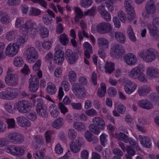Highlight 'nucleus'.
I'll return each mask as SVG.
<instances>
[{"label":"nucleus","mask_w":159,"mask_h":159,"mask_svg":"<svg viewBox=\"0 0 159 159\" xmlns=\"http://www.w3.org/2000/svg\"><path fill=\"white\" fill-rule=\"evenodd\" d=\"M104 68L106 72L111 74L115 69L114 64L111 62H107L106 63Z\"/></svg>","instance_id":"37998d69"},{"label":"nucleus","mask_w":159,"mask_h":159,"mask_svg":"<svg viewBox=\"0 0 159 159\" xmlns=\"http://www.w3.org/2000/svg\"><path fill=\"white\" fill-rule=\"evenodd\" d=\"M123 85L125 92L129 94L133 93L136 88V86L134 83L128 80L125 81Z\"/></svg>","instance_id":"aec40b11"},{"label":"nucleus","mask_w":159,"mask_h":159,"mask_svg":"<svg viewBox=\"0 0 159 159\" xmlns=\"http://www.w3.org/2000/svg\"><path fill=\"white\" fill-rule=\"evenodd\" d=\"M144 67L142 65H139L132 69L128 73V75L131 78L145 82L147 81V78L144 74Z\"/></svg>","instance_id":"39448f33"},{"label":"nucleus","mask_w":159,"mask_h":159,"mask_svg":"<svg viewBox=\"0 0 159 159\" xmlns=\"http://www.w3.org/2000/svg\"><path fill=\"white\" fill-rule=\"evenodd\" d=\"M122 0H105V3L106 5L108 11L110 12H112L114 10L113 5L114 2H116V1H121Z\"/></svg>","instance_id":"ea45409f"},{"label":"nucleus","mask_w":159,"mask_h":159,"mask_svg":"<svg viewBox=\"0 0 159 159\" xmlns=\"http://www.w3.org/2000/svg\"><path fill=\"white\" fill-rule=\"evenodd\" d=\"M22 74L25 75H28L30 73V70L27 65L25 64L22 69L21 70Z\"/></svg>","instance_id":"338daca9"},{"label":"nucleus","mask_w":159,"mask_h":159,"mask_svg":"<svg viewBox=\"0 0 159 159\" xmlns=\"http://www.w3.org/2000/svg\"><path fill=\"white\" fill-rule=\"evenodd\" d=\"M125 52L123 48L120 45H113L110 49L109 54L113 57H118L121 56Z\"/></svg>","instance_id":"ddd939ff"},{"label":"nucleus","mask_w":159,"mask_h":159,"mask_svg":"<svg viewBox=\"0 0 159 159\" xmlns=\"http://www.w3.org/2000/svg\"><path fill=\"white\" fill-rule=\"evenodd\" d=\"M53 43L52 39H49L44 40L43 42L39 41H37L36 42V47L39 50L41 51L43 50V48L46 50L50 49Z\"/></svg>","instance_id":"9b49d317"},{"label":"nucleus","mask_w":159,"mask_h":159,"mask_svg":"<svg viewBox=\"0 0 159 159\" xmlns=\"http://www.w3.org/2000/svg\"><path fill=\"white\" fill-rule=\"evenodd\" d=\"M146 75L149 78H155L159 77V70L155 67L149 66L145 70Z\"/></svg>","instance_id":"f3484780"},{"label":"nucleus","mask_w":159,"mask_h":159,"mask_svg":"<svg viewBox=\"0 0 159 159\" xmlns=\"http://www.w3.org/2000/svg\"><path fill=\"white\" fill-rule=\"evenodd\" d=\"M16 110L21 113L27 112L30 108V106L28 102L25 100L19 101L15 103Z\"/></svg>","instance_id":"f8f14e48"},{"label":"nucleus","mask_w":159,"mask_h":159,"mask_svg":"<svg viewBox=\"0 0 159 159\" xmlns=\"http://www.w3.org/2000/svg\"><path fill=\"white\" fill-rule=\"evenodd\" d=\"M24 55L26 61L30 63H33L39 57L38 52L34 48L29 47L24 52Z\"/></svg>","instance_id":"0eeeda50"},{"label":"nucleus","mask_w":159,"mask_h":159,"mask_svg":"<svg viewBox=\"0 0 159 159\" xmlns=\"http://www.w3.org/2000/svg\"><path fill=\"white\" fill-rule=\"evenodd\" d=\"M106 92V85L105 83H102L100 84V88H99L98 91V95L100 97H104Z\"/></svg>","instance_id":"79ce46f5"},{"label":"nucleus","mask_w":159,"mask_h":159,"mask_svg":"<svg viewBox=\"0 0 159 159\" xmlns=\"http://www.w3.org/2000/svg\"><path fill=\"white\" fill-rule=\"evenodd\" d=\"M49 111L51 116L54 117H57L60 113L57 106L54 103L50 105Z\"/></svg>","instance_id":"473e14b6"},{"label":"nucleus","mask_w":159,"mask_h":159,"mask_svg":"<svg viewBox=\"0 0 159 159\" xmlns=\"http://www.w3.org/2000/svg\"><path fill=\"white\" fill-rule=\"evenodd\" d=\"M42 63V61L40 59H39L37 60L36 62L34 64L32 67L33 70L35 71H38L39 70L41 64Z\"/></svg>","instance_id":"69168bd1"},{"label":"nucleus","mask_w":159,"mask_h":159,"mask_svg":"<svg viewBox=\"0 0 159 159\" xmlns=\"http://www.w3.org/2000/svg\"><path fill=\"white\" fill-rule=\"evenodd\" d=\"M40 36L43 38L48 37L49 35V31L47 28L43 27L42 28L39 32Z\"/></svg>","instance_id":"8fccbe9b"},{"label":"nucleus","mask_w":159,"mask_h":159,"mask_svg":"<svg viewBox=\"0 0 159 159\" xmlns=\"http://www.w3.org/2000/svg\"><path fill=\"white\" fill-rule=\"evenodd\" d=\"M53 57L54 62L55 63L59 65L63 64L65 59V54L60 45L58 44L56 46L54 49L53 55L52 53H48L46 56L45 59L47 61H49Z\"/></svg>","instance_id":"20e7f679"},{"label":"nucleus","mask_w":159,"mask_h":159,"mask_svg":"<svg viewBox=\"0 0 159 159\" xmlns=\"http://www.w3.org/2000/svg\"><path fill=\"white\" fill-rule=\"evenodd\" d=\"M100 29V27L98 24H94L92 25L91 29V32L92 33L94 34L97 32L101 33V31L99 30Z\"/></svg>","instance_id":"bf43d9fd"},{"label":"nucleus","mask_w":159,"mask_h":159,"mask_svg":"<svg viewBox=\"0 0 159 159\" xmlns=\"http://www.w3.org/2000/svg\"><path fill=\"white\" fill-rule=\"evenodd\" d=\"M83 47L85 49L84 55L85 57L89 58L90 57V54L93 52V48L91 45L88 42L84 43Z\"/></svg>","instance_id":"c756f323"},{"label":"nucleus","mask_w":159,"mask_h":159,"mask_svg":"<svg viewBox=\"0 0 159 159\" xmlns=\"http://www.w3.org/2000/svg\"><path fill=\"white\" fill-rule=\"evenodd\" d=\"M72 90L77 97L79 98L84 97L86 93L85 89L80 86L77 83L73 84Z\"/></svg>","instance_id":"4468645a"},{"label":"nucleus","mask_w":159,"mask_h":159,"mask_svg":"<svg viewBox=\"0 0 159 159\" xmlns=\"http://www.w3.org/2000/svg\"><path fill=\"white\" fill-rule=\"evenodd\" d=\"M139 138L140 143L142 146L147 148L151 147V143L149 137L139 135Z\"/></svg>","instance_id":"bb28decb"},{"label":"nucleus","mask_w":159,"mask_h":159,"mask_svg":"<svg viewBox=\"0 0 159 159\" xmlns=\"http://www.w3.org/2000/svg\"><path fill=\"white\" fill-rule=\"evenodd\" d=\"M138 104L139 106L146 109H149L153 107L152 103L146 99L140 100L138 102Z\"/></svg>","instance_id":"2f4dec72"},{"label":"nucleus","mask_w":159,"mask_h":159,"mask_svg":"<svg viewBox=\"0 0 159 159\" xmlns=\"http://www.w3.org/2000/svg\"><path fill=\"white\" fill-rule=\"evenodd\" d=\"M64 125V120L61 117L56 119L52 123V126L57 129H59L62 127Z\"/></svg>","instance_id":"f704fd0d"},{"label":"nucleus","mask_w":159,"mask_h":159,"mask_svg":"<svg viewBox=\"0 0 159 159\" xmlns=\"http://www.w3.org/2000/svg\"><path fill=\"white\" fill-rule=\"evenodd\" d=\"M55 152L57 154H61L62 153L63 149L61 147V145L59 144H57L55 148Z\"/></svg>","instance_id":"052dcab7"},{"label":"nucleus","mask_w":159,"mask_h":159,"mask_svg":"<svg viewBox=\"0 0 159 159\" xmlns=\"http://www.w3.org/2000/svg\"><path fill=\"white\" fill-rule=\"evenodd\" d=\"M56 87L51 82L48 83L46 88V91L48 93L53 94L56 93Z\"/></svg>","instance_id":"4c0bfd02"},{"label":"nucleus","mask_w":159,"mask_h":159,"mask_svg":"<svg viewBox=\"0 0 159 159\" xmlns=\"http://www.w3.org/2000/svg\"><path fill=\"white\" fill-rule=\"evenodd\" d=\"M70 89V86L68 82L64 80L62 81L61 87L59 88L58 93V97L59 100H61L64 95V92L63 89L65 91H68Z\"/></svg>","instance_id":"412c9836"},{"label":"nucleus","mask_w":159,"mask_h":159,"mask_svg":"<svg viewBox=\"0 0 159 159\" xmlns=\"http://www.w3.org/2000/svg\"><path fill=\"white\" fill-rule=\"evenodd\" d=\"M93 0H81L80 5L82 7H88L90 6L92 4Z\"/></svg>","instance_id":"5fc2aeb1"},{"label":"nucleus","mask_w":159,"mask_h":159,"mask_svg":"<svg viewBox=\"0 0 159 159\" xmlns=\"http://www.w3.org/2000/svg\"><path fill=\"white\" fill-rule=\"evenodd\" d=\"M144 120L142 118H140L138 119V122L140 125H139L138 124L137 125V127L138 130L142 132H144L146 131V129L142 126L141 125H144L145 123L144 122Z\"/></svg>","instance_id":"603ef678"},{"label":"nucleus","mask_w":159,"mask_h":159,"mask_svg":"<svg viewBox=\"0 0 159 159\" xmlns=\"http://www.w3.org/2000/svg\"><path fill=\"white\" fill-rule=\"evenodd\" d=\"M151 91L150 88L146 85L141 87L139 90V93L140 95L144 96L147 95Z\"/></svg>","instance_id":"c03bdc74"},{"label":"nucleus","mask_w":159,"mask_h":159,"mask_svg":"<svg viewBox=\"0 0 159 159\" xmlns=\"http://www.w3.org/2000/svg\"><path fill=\"white\" fill-rule=\"evenodd\" d=\"M68 78L69 80L71 83H74L77 80V74L75 71L73 70L70 71L69 73Z\"/></svg>","instance_id":"09e8293b"},{"label":"nucleus","mask_w":159,"mask_h":159,"mask_svg":"<svg viewBox=\"0 0 159 159\" xmlns=\"http://www.w3.org/2000/svg\"><path fill=\"white\" fill-rule=\"evenodd\" d=\"M44 141L43 137L40 136H37L35 138L34 140L32 143V145L34 148H36L40 146V144Z\"/></svg>","instance_id":"58836bf2"},{"label":"nucleus","mask_w":159,"mask_h":159,"mask_svg":"<svg viewBox=\"0 0 159 159\" xmlns=\"http://www.w3.org/2000/svg\"><path fill=\"white\" fill-rule=\"evenodd\" d=\"M124 60L127 65L131 66L135 65L137 62V59L133 53H128L124 57Z\"/></svg>","instance_id":"a211bd4d"},{"label":"nucleus","mask_w":159,"mask_h":159,"mask_svg":"<svg viewBox=\"0 0 159 159\" xmlns=\"http://www.w3.org/2000/svg\"><path fill=\"white\" fill-rule=\"evenodd\" d=\"M27 117L30 120H34L37 118L36 114L34 111H30L28 113L27 115Z\"/></svg>","instance_id":"774afa93"},{"label":"nucleus","mask_w":159,"mask_h":159,"mask_svg":"<svg viewBox=\"0 0 159 159\" xmlns=\"http://www.w3.org/2000/svg\"><path fill=\"white\" fill-rule=\"evenodd\" d=\"M4 107L6 111L10 114H13L16 111L15 103L13 105L11 102H7L4 104Z\"/></svg>","instance_id":"7c9ffc66"},{"label":"nucleus","mask_w":159,"mask_h":159,"mask_svg":"<svg viewBox=\"0 0 159 159\" xmlns=\"http://www.w3.org/2000/svg\"><path fill=\"white\" fill-rule=\"evenodd\" d=\"M107 135L104 134H102L100 136V142L103 146H105L107 143Z\"/></svg>","instance_id":"13d9d810"},{"label":"nucleus","mask_w":159,"mask_h":159,"mask_svg":"<svg viewBox=\"0 0 159 159\" xmlns=\"http://www.w3.org/2000/svg\"><path fill=\"white\" fill-rule=\"evenodd\" d=\"M131 0H125V8L128 15L127 18L122 11L120 10L118 12V16L123 23H126L128 21H131L134 19L136 17L134 10L131 6Z\"/></svg>","instance_id":"7ed1b4c3"},{"label":"nucleus","mask_w":159,"mask_h":159,"mask_svg":"<svg viewBox=\"0 0 159 159\" xmlns=\"http://www.w3.org/2000/svg\"><path fill=\"white\" fill-rule=\"evenodd\" d=\"M74 127L78 130H81L85 128L84 124L81 122H75L73 125Z\"/></svg>","instance_id":"6e6d98bb"},{"label":"nucleus","mask_w":159,"mask_h":159,"mask_svg":"<svg viewBox=\"0 0 159 159\" xmlns=\"http://www.w3.org/2000/svg\"><path fill=\"white\" fill-rule=\"evenodd\" d=\"M115 37L116 40L121 43H124L125 41V38L124 34L119 32L115 33Z\"/></svg>","instance_id":"49530a36"},{"label":"nucleus","mask_w":159,"mask_h":159,"mask_svg":"<svg viewBox=\"0 0 159 159\" xmlns=\"http://www.w3.org/2000/svg\"><path fill=\"white\" fill-rule=\"evenodd\" d=\"M13 64L15 67L20 68L24 64L23 59L20 56L15 57L13 60Z\"/></svg>","instance_id":"72a5a7b5"},{"label":"nucleus","mask_w":159,"mask_h":159,"mask_svg":"<svg viewBox=\"0 0 159 159\" xmlns=\"http://www.w3.org/2000/svg\"><path fill=\"white\" fill-rule=\"evenodd\" d=\"M138 55L143 60L147 62H151L156 58L154 50L152 48L140 51L138 53Z\"/></svg>","instance_id":"6e6552de"},{"label":"nucleus","mask_w":159,"mask_h":159,"mask_svg":"<svg viewBox=\"0 0 159 159\" xmlns=\"http://www.w3.org/2000/svg\"><path fill=\"white\" fill-rule=\"evenodd\" d=\"M16 147L14 145H8L5 147L4 150L7 153L14 156L16 154L15 152Z\"/></svg>","instance_id":"a18cd8bd"},{"label":"nucleus","mask_w":159,"mask_h":159,"mask_svg":"<svg viewBox=\"0 0 159 159\" xmlns=\"http://www.w3.org/2000/svg\"><path fill=\"white\" fill-rule=\"evenodd\" d=\"M159 24V18H156L153 20L152 25L148 27L146 24H144L145 26L148 27L149 31L150 34L152 36H154L157 33V30L156 28V26L158 25Z\"/></svg>","instance_id":"393cba45"},{"label":"nucleus","mask_w":159,"mask_h":159,"mask_svg":"<svg viewBox=\"0 0 159 159\" xmlns=\"http://www.w3.org/2000/svg\"><path fill=\"white\" fill-rule=\"evenodd\" d=\"M94 124L90 125L89 126L90 130L95 134L100 133V129L103 130L106 127V125L104 120L102 118L96 117L93 119Z\"/></svg>","instance_id":"423d86ee"},{"label":"nucleus","mask_w":159,"mask_h":159,"mask_svg":"<svg viewBox=\"0 0 159 159\" xmlns=\"http://www.w3.org/2000/svg\"><path fill=\"white\" fill-rule=\"evenodd\" d=\"M59 39L60 43L63 45H66L69 42L67 36L65 34H61L59 37Z\"/></svg>","instance_id":"3c124183"},{"label":"nucleus","mask_w":159,"mask_h":159,"mask_svg":"<svg viewBox=\"0 0 159 159\" xmlns=\"http://www.w3.org/2000/svg\"><path fill=\"white\" fill-rule=\"evenodd\" d=\"M33 156L35 159H43L44 157V153L43 151H40L34 154Z\"/></svg>","instance_id":"680f3d73"},{"label":"nucleus","mask_w":159,"mask_h":159,"mask_svg":"<svg viewBox=\"0 0 159 159\" xmlns=\"http://www.w3.org/2000/svg\"><path fill=\"white\" fill-rule=\"evenodd\" d=\"M58 107L62 113L65 114L68 112L67 108L61 102L59 103Z\"/></svg>","instance_id":"e2e57ef3"},{"label":"nucleus","mask_w":159,"mask_h":159,"mask_svg":"<svg viewBox=\"0 0 159 159\" xmlns=\"http://www.w3.org/2000/svg\"><path fill=\"white\" fill-rule=\"evenodd\" d=\"M99 46L101 48L106 49L108 48V41L103 38H99L98 40Z\"/></svg>","instance_id":"a19ab883"},{"label":"nucleus","mask_w":159,"mask_h":159,"mask_svg":"<svg viewBox=\"0 0 159 159\" xmlns=\"http://www.w3.org/2000/svg\"><path fill=\"white\" fill-rule=\"evenodd\" d=\"M116 137L119 140H121L125 143L129 142L131 145V147L126 146V148L125 145L122 143H120L119 146L123 151L125 152L126 150L127 153L129 156H134L135 153V151L133 149V148L136 150H139L138 143L135 142L134 140L131 138L129 139L126 135L122 133H117L116 134Z\"/></svg>","instance_id":"f03ea898"},{"label":"nucleus","mask_w":159,"mask_h":159,"mask_svg":"<svg viewBox=\"0 0 159 159\" xmlns=\"http://www.w3.org/2000/svg\"><path fill=\"white\" fill-rule=\"evenodd\" d=\"M15 26L19 28L24 35H28L31 38L35 36L38 33L37 25L31 20H27L24 24L23 18H18L16 21Z\"/></svg>","instance_id":"f257e3e1"},{"label":"nucleus","mask_w":159,"mask_h":159,"mask_svg":"<svg viewBox=\"0 0 159 159\" xmlns=\"http://www.w3.org/2000/svg\"><path fill=\"white\" fill-rule=\"evenodd\" d=\"M20 48L19 45L16 43H10L5 48V54L8 57H13L18 52Z\"/></svg>","instance_id":"1a4fd4ad"},{"label":"nucleus","mask_w":159,"mask_h":159,"mask_svg":"<svg viewBox=\"0 0 159 159\" xmlns=\"http://www.w3.org/2000/svg\"><path fill=\"white\" fill-rule=\"evenodd\" d=\"M39 79L36 75H31L29 80V89L32 92L36 91L39 89Z\"/></svg>","instance_id":"dca6fc26"},{"label":"nucleus","mask_w":159,"mask_h":159,"mask_svg":"<svg viewBox=\"0 0 159 159\" xmlns=\"http://www.w3.org/2000/svg\"><path fill=\"white\" fill-rule=\"evenodd\" d=\"M66 57L69 63L72 64L75 63L77 60L78 57L70 49L67 50L66 52Z\"/></svg>","instance_id":"4be33fe9"},{"label":"nucleus","mask_w":159,"mask_h":159,"mask_svg":"<svg viewBox=\"0 0 159 159\" xmlns=\"http://www.w3.org/2000/svg\"><path fill=\"white\" fill-rule=\"evenodd\" d=\"M100 27L101 33L105 34L110 33L112 30V26L111 24L108 22H104L99 23Z\"/></svg>","instance_id":"5701e85b"},{"label":"nucleus","mask_w":159,"mask_h":159,"mask_svg":"<svg viewBox=\"0 0 159 159\" xmlns=\"http://www.w3.org/2000/svg\"><path fill=\"white\" fill-rule=\"evenodd\" d=\"M38 102L36 107V110L37 113L43 117L45 116L46 112V107L42 103V100L41 98L37 99Z\"/></svg>","instance_id":"6ab92c4d"},{"label":"nucleus","mask_w":159,"mask_h":159,"mask_svg":"<svg viewBox=\"0 0 159 159\" xmlns=\"http://www.w3.org/2000/svg\"><path fill=\"white\" fill-rule=\"evenodd\" d=\"M81 144L80 141L77 140L72 141L70 144L71 150L74 153H77L80 150Z\"/></svg>","instance_id":"c85d7f7f"},{"label":"nucleus","mask_w":159,"mask_h":159,"mask_svg":"<svg viewBox=\"0 0 159 159\" xmlns=\"http://www.w3.org/2000/svg\"><path fill=\"white\" fill-rule=\"evenodd\" d=\"M6 84L10 86H15L18 82V76L16 74H7L5 78Z\"/></svg>","instance_id":"2eb2a0df"},{"label":"nucleus","mask_w":159,"mask_h":159,"mask_svg":"<svg viewBox=\"0 0 159 159\" xmlns=\"http://www.w3.org/2000/svg\"><path fill=\"white\" fill-rule=\"evenodd\" d=\"M8 127L10 129L13 128L16 125V121L14 118H8L6 120Z\"/></svg>","instance_id":"864d4df0"},{"label":"nucleus","mask_w":159,"mask_h":159,"mask_svg":"<svg viewBox=\"0 0 159 159\" xmlns=\"http://www.w3.org/2000/svg\"><path fill=\"white\" fill-rule=\"evenodd\" d=\"M146 8L147 9L146 11H143V16L144 17H147L149 16V14L151 13H152L153 10L154 9V6L153 3L151 1H148L147 3Z\"/></svg>","instance_id":"cd10ccee"},{"label":"nucleus","mask_w":159,"mask_h":159,"mask_svg":"<svg viewBox=\"0 0 159 159\" xmlns=\"http://www.w3.org/2000/svg\"><path fill=\"white\" fill-rule=\"evenodd\" d=\"M43 20L44 23L47 25L51 24L53 19L46 15L43 16Z\"/></svg>","instance_id":"0e129e2a"},{"label":"nucleus","mask_w":159,"mask_h":159,"mask_svg":"<svg viewBox=\"0 0 159 159\" xmlns=\"http://www.w3.org/2000/svg\"><path fill=\"white\" fill-rule=\"evenodd\" d=\"M127 33L128 37L129 39L133 42H135L136 39L133 30L131 26H128L127 30Z\"/></svg>","instance_id":"e433bc0d"},{"label":"nucleus","mask_w":159,"mask_h":159,"mask_svg":"<svg viewBox=\"0 0 159 159\" xmlns=\"http://www.w3.org/2000/svg\"><path fill=\"white\" fill-rule=\"evenodd\" d=\"M96 11V8L95 7H93L89 10H86L83 14L80 8L76 7L75 9V12L76 14L75 18V21L77 22H79V19L82 18L84 16L93 15L95 12Z\"/></svg>","instance_id":"9d476101"},{"label":"nucleus","mask_w":159,"mask_h":159,"mask_svg":"<svg viewBox=\"0 0 159 159\" xmlns=\"http://www.w3.org/2000/svg\"><path fill=\"white\" fill-rule=\"evenodd\" d=\"M82 35L86 38H89L93 43V44L95 43V39L94 37L92 35H90L89 37L88 34L84 30H82V32L80 31H79L78 32V36L80 40H81L83 39V37Z\"/></svg>","instance_id":"c9c22d12"},{"label":"nucleus","mask_w":159,"mask_h":159,"mask_svg":"<svg viewBox=\"0 0 159 159\" xmlns=\"http://www.w3.org/2000/svg\"><path fill=\"white\" fill-rule=\"evenodd\" d=\"M18 125L21 127H29L31 125L30 122L25 117L20 116L16 118Z\"/></svg>","instance_id":"a878e982"},{"label":"nucleus","mask_w":159,"mask_h":159,"mask_svg":"<svg viewBox=\"0 0 159 159\" xmlns=\"http://www.w3.org/2000/svg\"><path fill=\"white\" fill-rule=\"evenodd\" d=\"M6 90L8 100L15 99L19 95V91L17 89L9 87Z\"/></svg>","instance_id":"b1692460"},{"label":"nucleus","mask_w":159,"mask_h":159,"mask_svg":"<svg viewBox=\"0 0 159 159\" xmlns=\"http://www.w3.org/2000/svg\"><path fill=\"white\" fill-rule=\"evenodd\" d=\"M40 10L34 7L31 8L30 10L29 14L32 16H37L40 14Z\"/></svg>","instance_id":"4d7b16f0"},{"label":"nucleus","mask_w":159,"mask_h":159,"mask_svg":"<svg viewBox=\"0 0 159 159\" xmlns=\"http://www.w3.org/2000/svg\"><path fill=\"white\" fill-rule=\"evenodd\" d=\"M26 151V149L23 147L20 146H16L15 156H18V157L22 156L23 155Z\"/></svg>","instance_id":"de8ad7c7"}]
</instances>
